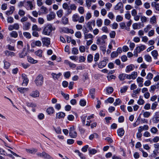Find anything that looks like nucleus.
Listing matches in <instances>:
<instances>
[{
    "instance_id": "obj_14",
    "label": "nucleus",
    "mask_w": 159,
    "mask_h": 159,
    "mask_svg": "<svg viewBox=\"0 0 159 159\" xmlns=\"http://www.w3.org/2000/svg\"><path fill=\"white\" fill-rule=\"evenodd\" d=\"M143 78L140 77H139L137 79L136 81L138 83V86L139 87H142L143 86Z\"/></svg>"
},
{
    "instance_id": "obj_47",
    "label": "nucleus",
    "mask_w": 159,
    "mask_h": 159,
    "mask_svg": "<svg viewBox=\"0 0 159 159\" xmlns=\"http://www.w3.org/2000/svg\"><path fill=\"white\" fill-rule=\"evenodd\" d=\"M89 153L91 154H94L97 152V151L95 149H89Z\"/></svg>"
},
{
    "instance_id": "obj_30",
    "label": "nucleus",
    "mask_w": 159,
    "mask_h": 159,
    "mask_svg": "<svg viewBox=\"0 0 159 159\" xmlns=\"http://www.w3.org/2000/svg\"><path fill=\"white\" fill-rule=\"evenodd\" d=\"M126 74L122 73L120 74L118 76V78L121 81H123L126 79Z\"/></svg>"
},
{
    "instance_id": "obj_46",
    "label": "nucleus",
    "mask_w": 159,
    "mask_h": 159,
    "mask_svg": "<svg viewBox=\"0 0 159 159\" xmlns=\"http://www.w3.org/2000/svg\"><path fill=\"white\" fill-rule=\"evenodd\" d=\"M26 52L24 51L19 54V57L20 58H23L24 57L26 56Z\"/></svg>"
},
{
    "instance_id": "obj_40",
    "label": "nucleus",
    "mask_w": 159,
    "mask_h": 159,
    "mask_svg": "<svg viewBox=\"0 0 159 159\" xmlns=\"http://www.w3.org/2000/svg\"><path fill=\"white\" fill-rule=\"evenodd\" d=\"M10 35L11 37L16 38L18 36L17 32L16 31H12L10 33Z\"/></svg>"
},
{
    "instance_id": "obj_61",
    "label": "nucleus",
    "mask_w": 159,
    "mask_h": 159,
    "mask_svg": "<svg viewBox=\"0 0 159 159\" xmlns=\"http://www.w3.org/2000/svg\"><path fill=\"white\" fill-rule=\"evenodd\" d=\"M32 30L33 31H38L40 30L39 29L37 25H33L32 27Z\"/></svg>"
},
{
    "instance_id": "obj_27",
    "label": "nucleus",
    "mask_w": 159,
    "mask_h": 159,
    "mask_svg": "<svg viewBox=\"0 0 159 159\" xmlns=\"http://www.w3.org/2000/svg\"><path fill=\"white\" fill-rule=\"evenodd\" d=\"M28 60L29 62L32 64H36L38 62V61L37 60L34 59L30 57H28Z\"/></svg>"
},
{
    "instance_id": "obj_11",
    "label": "nucleus",
    "mask_w": 159,
    "mask_h": 159,
    "mask_svg": "<svg viewBox=\"0 0 159 159\" xmlns=\"http://www.w3.org/2000/svg\"><path fill=\"white\" fill-rule=\"evenodd\" d=\"M39 93L37 90H35L32 92L30 94V95L33 98H37L39 96Z\"/></svg>"
},
{
    "instance_id": "obj_56",
    "label": "nucleus",
    "mask_w": 159,
    "mask_h": 159,
    "mask_svg": "<svg viewBox=\"0 0 159 159\" xmlns=\"http://www.w3.org/2000/svg\"><path fill=\"white\" fill-rule=\"evenodd\" d=\"M157 105L158 104L156 102L152 103L151 106V109L153 110H155Z\"/></svg>"
},
{
    "instance_id": "obj_51",
    "label": "nucleus",
    "mask_w": 159,
    "mask_h": 159,
    "mask_svg": "<svg viewBox=\"0 0 159 159\" xmlns=\"http://www.w3.org/2000/svg\"><path fill=\"white\" fill-rule=\"evenodd\" d=\"M23 34L25 37L28 39H30L31 37V35L30 33L27 32L23 33Z\"/></svg>"
},
{
    "instance_id": "obj_38",
    "label": "nucleus",
    "mask_w": 159,
    "mask_h": 159,
    "mask_svg": "<svg viewBox=\"0 0 159 159\" xmlns=\"http://www.w3.org/2000/svg\"><path fill=\"white\" fill-rule=\"evenodd\" d=\"M43 51L41 49H39L35 52V54L39 57H42Z\"/></svg>"
},
{
    "instance_id": "obj_48",
    "label": "nucleus",
    "mask_w": 159,
    "mask_h": 159,
    "mask_svg": "<svg viewBox=\"0 0 159 159\" xmlns=\"http://www.w3.org/2000/svg\"><path fill=\"white\" fill-rule=\"evenodd\" d=\"M153 77V75L151 73H149L148 74L147 76L146 77V78L148 80H150L152 79Z\"/></svg>"
},
{
    "instance_id": "obj_62",
    "label": "nucleus",
    "mask_w": 159,
    "mask_h": 159,
    "mask_svg": "<svg viewBox=\"0 0 159 159\" xmlns=\"http://www.w3.org/2000/svg\"><path fill=\"white\" fill-rule=\"evenodd\" d=\"M158 130L157 128L154 127H152L151 129V132L153 134H156Z\"/></svg>"
},
{
    "instance_id": "obj_3",
    "label": "nucleus",
    "mask_w": 159,
    "mask_h": 159,
    "mask_svg": "<svg viewBox=\"0 0 159 159\" xmlns=\"http://www.w3.org/2000/svg\"><path fill=\"white\" fill-rule=\"evenodd\" d=\"M35 82L36 85L38 86L42 85L43 83V77L41 75H39L36 78Z\"/></svg>"
},
{
    "instance_id": "obj_21",
    "label": "nucleus",
    "mask_w": 159,
    "mask_h": 159,
    "mask_svg": "<svg viewBox=\"0 0 159 159\" xmlns=\"http://www.w3.org/2000/svg\"><path fill=\"white\" fill-rule=\"evenodd\" d=\"M25 2L26 5L28 6V7H30V10H32L33 9L34 6L32 1H28Z\"/></svg>"
},
{
    "instance_id": "obj_52",
    "label": "nucleus",
    "mask_w": 159,
    "mask_h": 159,
    "mask_svg": "<svg viewBox=\"0 0 159 159\" xmlns=\"http://www.w3.org/2000/svg\"><path fill=\"white\" fill-rule=\"evenodd\" d=\"M144 101L140 98L137 102V103L139 105H143L144 104Z\"/></svg>"
},
{
    "instance_id": "obj_31",
    "label": "nucleus",
    "mask_w": 159,
    "mask_h": 159,
    "mask_svg": "<svg viewBox=\"0 0 159 159\" xmlns=\"http://www.w3.org/2000/svg\"><path fill=\"white\" fill-rule=\"evenodd\" d=\"M144 58L145 60L147 62H150L152 61V57L149 55H145L144 56Z\"/></svg>"
},
{
    "instance_id": "obj_20",
    "label": "nucleus",
    "mask_w": 159,
    "mask_h": 159,
    "mask_svg": "<svg viewBox=\"0 0 159 159\" xmlns=\"http://www.w3.org/2000/svg\"><path fill=\"white\" fill-rule=\"evenodd\" d=\"M17 89L21 93H24L29 90V89L28 88L22 87L18 88Z\"/></svg>"
},
{
    "instance_id": "obj_18",
    "label": "nucleus",
    "mask_w": 159,
    "mask_h": 159,
    "mask_svg": "<svg viewBox=\"0 0 159 159\" xmlns=\"http://www.w3.org/2000/svg\"><path fill=\"white\" fill-rule=\"evenodd\" d=\"M117 133L119 136L122 137L124 134L125 131L123 128H120L117 130Z\"/></svg>"
},
{
    "instance_id": "obj_64",
    "label": "nucleus",
    "mask_w": 159,
    "mask_h": 159,
    "mask_svg": "<svg viewBox=\"0 0 159 159\" xmlns=\"http://www.w3.org/2000/svg\"><path fill=\"white\" fill-rule=\"evenodd\" d=\"M118 56V54L116 51H114L112 52L111 54V57L112 58H115Z\"/></svg>"
},
{
    "instance_id": "obj_57",
    "label": "nucleus",
    "mask_w": 159,
    "mask_h": 159,
    "mask_svg": "<svg viewBox=\"0 0 159 159\" xmlns=\"http://www.w3.org/2000/svg\"><path fill=\"white\" fill-rule=\"evenodd\" d=\"M123 20V17L120 15H118L116 17V20L117 22L122 21Z\"/></svg>"
},
{
    "instance_id": "obj_63",
    "label": "nucleus",
    "mask_w": 159,
    "mask_h": 159,
    "mask_svg": "<svg viewBox=\"0 0 159 159\" xmlns=\"http://www.w3.org/2000/svg\"><path fill=\"white\" fill-rule=\"evenodd\" d=\"M38 117L39 120H42L44 118V115L43 113H40L38 115Z\"/></svg>"
},
{
    "instance_id": "obj_7",
    "label": "nucleus",
    "mask_w": 159,
    "mask_h": 159,
    "mask_svg": "<svg viewBox=\"0 0 159 159\" xmlns=\"http://www.w3.org/2000/svg\"><path fill=\"white\" fill-rule=\"evenodd\" d=\"M108 61V59H105L103 61H100L98 65V67L100 68H102L105 67Z\"/></svg>"
},
{
    "instance_id": "obj_41",
    "label": "nucleus",
    "mask_w": 159,
    "mask_h": 159,
    "mask_svg": "<svg viewBox=\"0 0 159 159\" xmlns=\"http://www.w3.org/2000/svg\"><path fill=\"white\" fill-rule=\"evenodd\" d=\"M26 151L27 152L31 153H33L36 152L37 151V150L36 149H26Z\"/></svg>"
},
{
    "instance_id": "obj_54",
    "label": "nucleus",
    "mask_w": 159,
    "mask_h": 159,
    "mask_svg": "<svg viewBox=\"0 0 159 159\" xmlns=\"http://www.w3.org/2000/svg\"><path fill=\"white\" fill-rule=\"evenodd\" d=\"M62 23L64 24H67L68 22V19L67 18L64 17L62 18Z\"/></svg>"
},
{
    "instance_id": "obj_16",
    "label": "nucleus",
    "mask_w": 159,
    "mask_h": 159,
    "mask_svg": "<svg viewBox=\"0 0 159 159\" xmlns=\"http://www.w3.org/2000/svg\"><path fill=\"white\" fill-rule=\"evenodd\" d=\"M149 129V127L147 125H144L143 126H140L138 129V131L141 132L144 130H148Z\"/></svg>"
},
{
    "instance_id": "obj_59",
    "label": "nucleus",
    "mask_w": 159,
    "mask_h": 159,
    "mask_svg": "<svg viewBox=\"0 0 159 159\" xmlns=\"http://www.w3.org/2000/svg\"><path fill=\"white\" fill-rule=\"evenodd\" d=\"M125 17L126 19L130 20L131 17V15L129 12H127L125 14Z\"/></svg>"
},
{
    "instance_id": "obj_50",
    "label": "nucleus",
    "mask_w": 159,
    "mask_h": 159,
    "mask_svg": "<svg viewBox=\"0 0 159 159\" xmlns=\"http://www.w3.org/2000/svg\"><path fill=\"white\" fill-rule=\"evenodd\" d=\"M121 103V101L119 98H117L115 102L114 103L115 106L119 105Z\"/></svg>"
},
{
    "instance_id": "obj_42",
    "label": "nucleus",
    "mask_w": 159,
    "mask_h": 159,
    "mask_svg": "<svg viewBox=\"0 0 159 159\" xmlns=\"http://www.w3.org/2000/svg\"><path fill=\"white\" fill-rule=\"evenodd\" d=\"M131 78L133 79H135L138 76V73L137 72H133L131 74Z\"/></svg>"
},
{
    "instance_id": "obj_4",
    "label": "nucleus",
    "mask_w": 159,
    "mask_h": 159,
    "mask_svg": "<svg viewBox=\"0 0 159 159\" xmlns=\"http://www.w3.org/2000/svg\"><path fill=\"white\" fill-rule=\"evenodd\" d=\"M146 48V46L144 45H142L137 47L134 51V56L137 57L138 56V53H140L145 50Z\"/></svg>"
},
{
    "instance_id": "obj_19",
    "label": "nucleus",
    "mask_w": 159,
    "mask_h": 159,
    "mask_svg": "<svg viewBox=\"0 0 159 159\" xmlns=\"http://www.w3.org/2000/svg\"><path fill=\"white\" fill-rule=\"evenodd\" d=\"M4 53L6 56H7L12 57L15 56V53L14 52L8 50L5 51L4 52Z\"/></svg>"
},
{
    "instance_id": "obj_44",
    "label": "nucleus",
    "mask_w": 159,
    "mask_h": 159,
    "mask_svg": "<svg viewBox=\"0 0 159 159\" xmlns=\"http://www.w3.org/2000/svg\"><path fill=\"white\" fill-rule=\"evenodd\" d=\"M26 105L28 107H35L36 106V105L33 102H27Z\"/></svg>"
},
{
    "instance_id": "obj_17",
    "label": "nucleus",
    "mask_w": 159,
    "mask_h": 159,
    "mask_svg": "<svg viewBox=\"0 0 159 159\" xmlns=\"http://www.w3.org/2000/svg\"><path fill=\"white\" fill-rule=\"evenodd\" d=\"M15 10V7L13 6H11L9 10L6 12V14L7 16L11 15L13 13Z\"/></svg>"
},
{
    "instance_id": "obj_13",
    "label": "nucleus",
    "mask_w": 159,
    "mask_h": 159,
    "mask_svg": "<svg viewBox=\"0 0 159 159\" xmlns=\"http://www.w3.org/2000/svg\"><path fill=\"white\" fill-rule=\"evenodd\" d=\"M153 122L157 123L159 122V112H157L155 113V115L153 119Z\"/></svg>"
},
{
    "instance_id": "obj_10",
    "label": "nucleus",
    "mask_w": 159,
    "mask_h": 159,
    "mask_svg": "<svg viewBox=\"0 0 159 159\" xmlns=\"http://www.w3.org/2000/svg\"><path fill=\"white\" fill-rule=\"evenodd\" d=\"M56 16L55 14L53 12H51L47 16L48 20L51 21L54 19Z\"/></svg>"
},
{
    "instance_id": "obj_35",
    "label": "nucleus",
    "mask_w": 159,
    "mask_h": 159,
    "mask_svg": "<svg viewBox=\"0 0 159 159\" xmlns=\"http://www.w3.org/2000/svg\"><path fill=\"white\" fill-rule=\"evenodd\" d=\"M96 1V0H86V4L87 7H90L91 6L92 2H95Z\"/></svg>"
},
{
    "instance_id": "obj_37",
    "label": "nucleus",
    "mask_w": 159,
    "mask_h": 159,
    "mask_svg": "<svg viewBox=\"0 0 159 159\" xmlns=\"http://www.w3.org/2000/svg\"><path fill=\"white\" fill-rule=\"evenodd\" d=\"M93 38V35L91 34H85L84 35V38L85 39H92Z\"/></svg>"
},
{
    "instance_id": "obj_29",
    "label": "nucleus",
    "mask_w": 159,
    "mask_h": 159,
    "mask_svg": "<svg viewBox=\"0 0 159 159\" xmlns=\"http://www.w3.org/2000/svg\"><path fill=\"white\" fill-rule=\"evenodd\" d=\"M61 75V74L60 73H59L57 74L55 73H52V75L54 80L58 79Z\"/></svg>"
},
{
    "instance_id": "obj_12",
    "label": "nucleus",
    "mask_w": 159,
    "mask_h": 159,
    "mask_svg": "<svg viewBox=\"0 0 159 159\" xmlns=\"http://www.w3.org/2000/svg\"><path fill=\"white\" fill-rule=\"evenodd\" d=\"M42 40L43 44L46 46H48L50 43V39L48 38H43L42 39Z\"/></svg>"
},
{
    "instance_id": "obj_5",
    "label": "nucleus",
    "mask_w": 159,
    "mask_h": 159,
    "mask_svg": "<svg viewBox=\"0 0 159 159\" xmlns=\"http://www.w3.org/2000/svg\"><path fill=\"white\" fill-rule=\"evenodd\" d=\"M37 155L38 156L45 159H54L52 157L45 152H43L41 153L38 152L37 153Z\"/></svg>"
},
{
    "instance_id": "obj_43",
    "label": "nucleus",
    "mask_w": 159,
    "mask_h": 159,
    "mask_svg": "<svg viewBox=\"0 0 159 159\" xmlns=\"http://www.w3.org/2000/svg\"><path fill=\"white\" fill-rule=\"evenodd\" d=\"M97 25L98 27H100L101 26L102 24V21L101 19H99L96 21Z\"/></svg>"
},
{
    "instance_id": "obj_33",
    "label": "nucleus",
    "mask_w": 159,
    "mask_h": 159,
    "mask_svg": "<svg viewBox=\"0 0 159 159\" xmlns=\"http://www.w3.org/2000/svg\"><path fill=\"white\" fill-rule=\"evenodd\" d=\"M133 65H131L127 66L125 69L126 72L128 73L130 71L132 70H133Z\"/></svg>"
},
{
    "instance_id": "obj_24",
    "label": "nucleus",
    "mask_w": 159,
    "mask_h": 159,
    "mask_svg": "<svg viewBox=\"0 0 159 159\" xmlns=\"http://www.w3.org/2000/svg\"><path fill=\"white\" fill-rule=\"evenodd\" d=\"M56 118H57L60 119L64 118L65 116V114L63 112H59L57 114Z\"/></svg>"
},
{
    "instance_id": "obj_45",
    "label": "nucleus",
    "mask_w": 159,
    "mask_h": 159,
    "mask_svg": "<svg viewBox=\"0 0 159 159\" xmlns=\"http://www.w3.org/2000/svg\"><path fill=\"white\" fill-rule=\"evenodd\" d=\"M151 113L149 111L143 112V115L145 118H148L150 116Z\"/></svg>"
},
{
    "instance_id": "obj_55",
    "label": "nucleus",
    "mask_w": 159,
    "mask_h": 159,
    "mask_svg": "<svg viewBox=\"0 0 159 159\" xmlns=\"http://www.w3.org/2000/svg\"><path fill=\"white\" fill-rule=\"evenodd\" d=\"M72 53L74 54H77L78 53V49L75 48H72Z\"/></svg>"
},
{
    "instance_id": "obj_60",
    "label": "nucleus",
    "mask_w": 159,
    "mask_h": 159,
    "mask_svg": "<svg viewBox=\"0 0 159 159\" xmlns=\"http://www.w3.org/2000/svg\"><path fill=\"white\" fill-rule=\"evenodd\" d=\"M113 91V88L111 87H108L106 89L107 92L108 93H111Z\"/></svg>"
},
{
    "instance_id": "obj_23",
    "label": "nucleus",
    "mask_w": 159,
    "mask_h": 159,
    "mask_svg": "<svg viewBox=\"0 0 159 159\" xmlns=\"http://www.w3.org/2000/svg\"><path fill=\"white\" fill-rule=\"evenodd\" d=\"M156 16L155 15L151 17L150 19V22L152 24H156L157 22Z\"/></svg>"
},
{
    "instance_id": "obj_8",
    "label": "nucleus",
    "mask_w": 159,
    "mask_h": 159,
    "mask_svg": "<svg viewBox=\"0 0 159 159\" xmlns=\"http://www.w3.org/2000/svg\"><path fill=\"white\" fill-rule=\"evenodd\" d=\"M95 26V21L94 20L88 22L87 24V28L89 29V30L91 31L93 30V28L92 26L94 27Z\"/></svg>"
},
{
    "instance_id": "obj_34",
    "label": "nucleus",
    "mask_w": 159,
    "mask_h": 159,
    "mask_svg": "<svg viewBox=\"0 0 159 159\" xmlns=\"http://www.w3.org/2000/svg\"><path fill=\"white\" fill-rule=\"evenodd\" d=\"M95 91L94 89H90L89 91V94L91 96V97L94 99L95 98L94 94L95 93Z\"/></svg>"
},
{
    "instance_id": "obj_58",
    "label": "nucleus",
    "mask_w": 159,
    "mask_h": 159,
    "mask_svg": "<svg viewBox=\"0 0 159 159\" xmlns=\"http://www.w3.org/2000/svg\"><path fill=\"white\" fill-rule=\"evenodd\" d=\"M93 57L91 54H89L88 56L87 60L89 62H91L93 60Z\"/></svg>"
},
{
    "instance_id": "obj_6",
    "label": "nucleus",
    "mask_w": 159,
    "mask_h": 159,
    "mask_svg": "<svg viewBox=\"0 0 159 159\" xmlns=\"http://www.w3.org/2000/svg\"><path fill=\"white\" fill-rule=\"evenodd\" d=\"M69 135L71 138H75L77 136V133L74 126H71L69 129Z\"/></svg>"
},
{
    "instance_id": "obj_1",
    "label": "nucleus",
    "mask_w": 159,
    "mask_h": 159,
    "mask_svg": "<svg viewBox=\"0 0 159 159\" xmlns=\"http://www.w3.org/2000/svg\"><path fill=\"white\" fill-rule=\"evenodd\" d=\"M55 29V28H53L51 24H48L45 26L42 33L45 35H49L52 30Z\"/></svg>"
},
{
    "instance_id": "obj_28",
    "label": "nucleus",
    "mask_w": 159,
    "mask_h": 159,
    "mask_svg": "<svg viewBox=\"0 0 159 159\" xmlns=\"http://www.w3.org/2000/svg\"><path fill=\"white\" fill-rule=\"evenodd\" d=\"M123 5L122 2H119L118 3L115 7V10H118L121 8H123Z\"/></svg>"
},
{
    "instance_id": "obj_49",
    "label": "nucleus",
    "mask_w": 159,
    "mask_h": 159,
    "mask_svg": "<svg viewBox=\"0 0 159 159\" xmlns=\"http://www.w3.org/2000/svg\"><path fill=\"white\" fill-rule=\"evenodd\" d=\"M151 28L152 26L151 25H148L144 29V31L145 33H147Z\"/></svg>"
},
{
    "instance_id": "obj_32",
    "label": "nucleus",
    "mask_w": 159,
    "mask_h": 159,
    "mask_svg": "<svg viewBox=\"0 0 159 159\" xmlns=\"http://www.w3.org/2000/svg\"><path fill=\"white\" fill-rule=\"evenodd\" d=\"M53 128L57 134H60L61 133V130L60 126H58L56 128L53 127Z\"/></svg>"
},
{
    "instance_id": "obj_22",
    "label": "nucleus",
    "mask_w": 159,
    "mask_h": 159,
    "mask_svg": "<svg viewBox=\"0 0 159 159\" xmlns=\"http://www.w3.org/2000/svg\"><path fill=\"white\" fill-rule=\"evenodd\" d=\"M152 56L154 57V58L155 60L157 59V56H158V53L157 51L156 50H154L152 51L151 52Z\"/></svg>"
},
{
    "instance_id": "obj_9",
    "label": "nucleus",
    "mask_w": 159,
    "mask_h": 159,
    "mask_svg": "<svg viewBox=\"0 0 159 159\" xmlns=\"http://www.w3.org/2000/svg\"><path fill=\"white\" fill-rule=\"evenodd\" d=\"M42 43L39 40L34 41L31 44V46L32 48H34L36 46L40 47Z\"/></svg>"
},
{
    "instance_id": "obj_26",
    "label": "nucleus",
    "mask_w": 159,
    "mask_h": 159,
    "mask_svg": "<svg viewBox=\"0 0 159 159\" xmlns=\"http://www.w3.org/2000/svg\"><path fill=\"white\" fill-rule=\"evenodd\" d=\"M105 43L104 40H103L101 38L99 37L98 38L97 40V44L99 45H102Z\"/></svg>"
},
{
    "instance_id": "obj_15",
    "label": "nucleus",
    "mask_w": 159,
    "mask_h": 159,
    "mask_svg": "<svg viewBox=\"0 0 159 159\" xmlns=\"http://www.w3.org/2000/svg\"><path fill=\"white\" fill-rule=\"evenodd\" d=\"M31 26V24L28 22H26L23 24V28L24 30H28L29 29Z\"/></svg>"
},
{
    "instance_id": "obj_2",
    "label": "nucleus",
    "mask_w": 159,
    "mask_h": 159,
    "mask_svg": "<svg viewBox=\"0 0 159 159\" xmlns=\"http://www.w3.org/2000/svg\"><path fill=\"white\" fill-rule=\"evenodd\" d=\"M72 20L74 22L78 21L79 23H82L84 21V17L83 16H81L80 17L77 14H74L72 17Z\"/></svg>"
},
{
    "instance_id": "obj_25",
    "label": "nucleus",
    "mask_w": 159,
    "mask_h": 159,
    "mask_svg": "<svg viewBox=\"0 0 159 159\" xmlns=\"http://www.w3.org/2000/svg\"><path fill=\"white\" fill-rule=\"evenodd\" d=\"M46 111L49 115H52L54 113L55 111L54 108L51 107L48 108L47 109Z\"/></svg>"
},
{
    "instance_id": "obj_39",
    "label": "nucleus",
    "mask_w": 159,
    "mask_h": 159,
    "mask_svg": "<svg viewBox=\"0 0 159 159\" xmlns=\"http://www.w3.org/2000/svg\"><path fill=\"white\" fill-rule=\"evenodd\" d=\"M141 89L138 88L135 90H134L133 93L132 94V97H134V95H136V94L139 93L141 91Z\"/></svg>"
},
{
    "instance_id": "obj_36",
    "label": "nucleus",
    "mask_w": 159,
    "mask_h": 159,
    "mask_svg": "<svg viewBox=\"0 0 159 159\" xmlns=\"http://www.w3.org/2000/svg\"><path fill=\"white\" fill-rule=\"evenodd\" d=\"M41 10L42 12L45 14L47 13L48 12V8L44 6H42L41 8Z\"/></svg>"
},
{
    "instance_id": "obj_53",
    "label": "nucleus",
    "mask_w": 159,
    "mask_h": 159,
    "mask_svg": "<svg viewBox=\"0 0 159 159\" xmlns=\"http://www.w3.org/2000/svg\"><path fill=\"white\" fill-rule=\"evenodd\" d=\"M57 14L58 17H61L63 15V10H58L57 12Z\"/></svg>"
}]
</instances>
